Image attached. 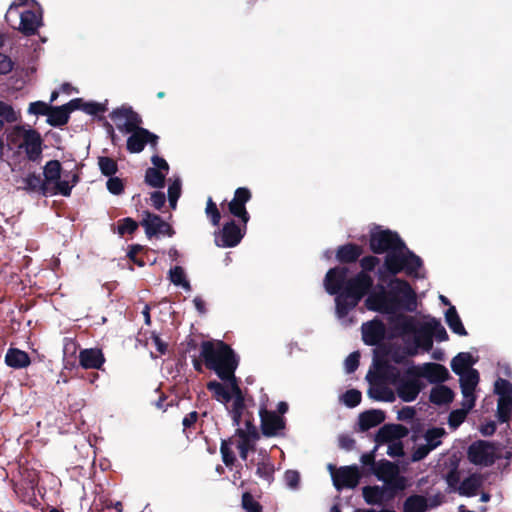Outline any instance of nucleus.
Returning a JSON list of instances; mask_svg holds the SVG:
<instances>
[{
	"label": "nucleus",
	"mask_w": 512,
	"mask_h": 512,
	"mask_svg": "<svg viewBox=\"0 0 512 512\" xmlns=\"http://www.w3.org/2000/svg\"><path fill=\"white\" fill-rule=\"evenodd\" d=\"M428 508L427 499L420 495H413L406 499L403 512H425Z\"/></svg>",
	"instance_id": "nucleus-38"
},
{
	"label": "nucleus",
	"mask_w": 512,
	"mask_h": 512,
	"mask_svg": "<svg viewBox=\"0 0 512 512\" xmlns=\"http://www.w3.org/2000/svg\"><path fill=\"white\" fill-rule=\"evenodd\" d=\"M13 63L11 59L5 55L0 53V74H7L12 70Z\"/></svg>",
	"instance_id": "nucleus-56"
},
{
	"label": "nucleus",
	"mask_w": 512,
	"mask_h": 512,
	"mask_svg": "<svg viewBox=\"0 0 512 512\" xmlns=\"http://www.w3.org/2000/svg\"><path fill=\"white\" fill-rule=\"evenodd\" d=\"M166 173L158 171L157 168H148L145 174V181L152 187L161 188L164 185Z\"/></svg>",
	"instance_id": "nucleus-42"
},
{
	"label": "nucleus",
	"mask_w": 512,
	"mask_h": 512,
	"mask_svg": "<svg viewBox=\"0 0 512 512\" xmlns=\"http://www.w3.org/2000/svg\"><path fill=\"white\" fill-rule=\"evenodd\" d=\"M43 174L42 189L44 194L70 196L73 187L78 182V176L75 173L62 172L61 164L57 160L47 162Z\"/></svg>",
	"instance_id": "nucleus-7"
},
{
	"label": "nucleus",
	"mask_w": 512,
	"mask_h": 512,
	"mask_svg": "<svg viewBox=\"0 0 512 512\" xmlns=\"http://www.w3.org/2000/svg\"><path fill=\"white\" fill-rule=\"evenodd\" d=\"M468 459L478 466H490L496 459L501 457V450L498 446L487 441L479 440L472 443L468 448Z\"/></svg>",
	"instance_id": "nucleus-10"
},
{
	"label": "nucleus",
	"mask_w": 512,
	"mask_h": 512,
	"mask_svg": "<svg viewBox=\"0 0 512 512\" xmlns=\"http://www.w3.org/2000/svg\"><path fill=\"white\" fill-rule=\"evenodd\" d=\"M221 454L226 465H231L234 462V455L231 451H229L225 442H223L221 445Z\"/></svg>",
	"instance_id": "nucleus-59"
},
{
	"label": "nucleus",
	"mask_w": 512,
	"mask_h": 512,
	"mask_svg": "<svg viewBox=\"0 0 512 512\" xmlns=\"http://www.w3.org/2000/svg\"><path fill=\"white\" fill-rule=\"evenodd\" d=\"M230 387H231V399H230V403H228V405H226V407L232 416L234 424L239 426L241 416H242V411L244 408V400L241 395V391L238 387V384L236 382V379L230 381Z\"/></svg>",
	"instance_id": "nucleus-25"
},
{
	"label": "nucleus",
	"mask_w": 512,
	"mask_h": 512,
	"mask_svg": "<svg viewBox=\"0 0 512 512\" xmlns=\"http://www.w3.org/2000/svg\"><path fill=\"white\" fill-rule=\"evenodd\" d=\"M260 417L262 431L267 436H275L284 428L283 419L274 412L261 410Z\"/></svg>",
	"instance_id": "nucleus-27"
},
{
	"label": "nucleus",
	"mask_w": 512,
	"mask_h": 512,
	"mask_svg": "<svg viewBox=\"0 0 512 512\" xmlns=\"http://www.w3.org/2000/svg\"><path fill=\"white\" fill-rule=\"evenodd\" d=\"M391 328L402 337L409 355H416L419 350L429 351L433 337L438 341L448 340V334L436 318L426 317L418 320L412 316L399 314L391 321Z\"/></svg>",
	"instance_id": "nucleus-2"
},
{
	"label": "nucleus",
	"mask_w": 512,
	"mask_h": 512,
	"mask_svg": "<svg viewBox=\"0 0 512 512\" xmlns=\"http://www.w3.org/2000/svg\"><path fill=\"white\" fill-rule=\"evenodd\" d=\"M142 225L148 237L160 235L172 236L174 233L168 223L163 221L159 216L149 212H145Z\"/></svg>",
	"instance_id": "nucleus-20"
},
{
	"label": "nucleus",
	"mask_w": 512,
	"mask_h": 512,
	"mask_svg": "<svg viewBox=\"0 0 512 512\" xmlns=\"http://www.w3.org/2000/svg\"><path fill=\"white\" fill-rule=\"evenodd\" d=\"M365 306L368 310L391 315V322L400 309L416 310V292L406 281L394 278L388 284V291L381 287L380 292L371 293L365 300Z\"/></svg>",
	"instance_id": "nucleus-4"
},
{
	"label": "nucleus",
	"mask_w": 512,
	"mask_h": 512,
	"mask_svg": "<svg viewBox=\"0 0 512 512\" xmlns=\"http://www.w3.org/2000/svg\"><path fill=\"white\" fill-rule=\"evenodd\" d=\"M257 437L256 428L247 421V429L237 430V448L240 453V457L243 460L247 459V454L250 449L253 448L254 442Z\"/></svg>",
	"instance_id": "nucleus-24"
},
{
	"label": "nucleus",
	"mask_w": 512,
	"mask_h": 512,
	"mask_svg": "<svg viewBox=\"0 0 512 512\" xmlns=\"http://www.w3.org/2000/svg\"><path fill=\"white\" fill-rule=\"evenodd\" d=\"M378 263V258L374 256L362 258V272L350 280L346 279L348 270L344 267L332 268L327 272L324 280L326 291L332 295L341 291L335 298V304L337 317L343 324L352 323V319L347 316L372 286L373 279L367 272L372 271Z\"/></svg>",
	"instance_id": "nucleus-1"
},
{
	"label": "nucleus",
	"mask_w": 512,
	"mask_h": 512,
	"mask_svg": "<svg viewBox=\"0 0 512 512\" xmlns=\"http://www.w3.org/2000/svg\"><path fill=\"white\" fill-rule=\"evenodd\" d=\"M83 109L89 114H96L102 110L101 105L97 103L85 104Z\"/></svg>",
	"instance_id": "nucleus-61"
},
{
	"label": "nucleus",
	"mask_w": 512,
	"mask_h": 512,
	"mask_svg": "<svg viewBox=\"0 0 512 512\" xmlns=\"http://www.w3.org/2000/svg\"><path fill=\"white\" fill-rule=\"evenodd\" d=\"M7 365L13 368H22L29 364L28 355L18 349H10L5 357Z\"/></svg>",
	"instance_id": "nucleus-37"
},
{
	"label": "nucleus",
	"mask_w": 512,
	"mask_h": 512,
	"mask_svg": "<svg viewBox=\"0 0 512 512\" xmlns=\"http://www.w3.org/2000/svg\"><path fill=\"white\" fill-rule=\"evenodd\" d=\"M130 134V137L127 139V149L131 153L141 152L146 144L155 146L157 143L158 137L144 128L140 127L130 132Z\"/></svg>",
	"instance_id": "nucleus-19"
},
{
	"label": "nucleus",
	"mask_w": 512,
	"mask_h": 512,
	"mask_svg": "<svg viewBox=\"0 0 512 512\" xmlns=\"http://www.w3.org/2000/svg\"><path fill=\"white\" fill-rule=\"evenodd\" d=\"M445 433L446 432L443 428L437 427L428 429L425 432L423 439L418 440L415 450L412 454V460L419 461L426 457L430 451L434 450L441 444Z\"/></svg>",
	"instance_id": "nucleus-14"
},
{
	"label": "nucleus",
	"mask_w": 512,
	"mask_h": 512,
	"mask_svg": "<svg viewBox=\"0 0 512 512\" xmlns=\"http://www.w3.org/2000/svg\"><path fill=\"white\" fill-rule=\"evenodd\" d=\"M392 383L395 386L397 395L404 402L414 401L423 388L418 375L409 373V367L403 376L394 379Z\"/></svg>",
	"instance_id": "nucleus-12"
},
{
	"label": "nucleus",
	"mask_w": 512,
	"mask_h": 512,
	"mask_svg": "<svg viewBox=\"0 0 512 512\" xmlns=\"http://www.w3.org/2000/svg\"><path fill=\"white\" fill-rule=\"evenodd\" d=\"M482 481L483 480L480 475H471L462 481L458 491L461 495L473 496L481 486Z\"/></svg>",
	"instance_id": "nucleus-36"
},
{
	"label": "nucleus",
	"mask_w": 512,
	"mask_h": 512,
	"mask_svg": "<svg viewBox=\"0 0 512 512\" xmlns=\"http://www.w3.org/2000/svg\"><path fill=\"white\" fill-rule=\"evenodd\" d=\"M151 203L152 205L156 208V209H161L162 206L165 204V201H166V198H165V195L164 193L162 192H153L151 194Z\"/></svg>",
	"instance_id": "nucleus-57"
},
{
	"label": "nucleus",
	"mask_w": 512,
	"mask_h": 512,
	"mask_svg": "<svg viewBox=\"0 0 512 512\" xmlns=\"http://www.w3.org/2000/svg\"><path fill=\"white\" fill-rule=\"evenodd\" d=\"M409 373L423 377L431 383L444 382L448 376V370L437 363H424L422 365H412L409 367Z\"/></svg>",
	"instance_id": "nucleus-17"
},
{
	"label": "nucleus",
	"mask_w": 512,
	"mask_h": 512,
	"mask_svg": "<svg viewBox=\"0 0 512 512\" xmlns=\"http://www.w3.org/2000/svg\"><path fill=\"white\" fill-rule=\"evenodd\" d=\"M111 119L116 124L118 130L123 133H130L140 128L142 122L140 116L129 106H122L115 109L111 113Z\"/></svg>",
	"instance_id": "nucleus-15"
},
{
	"label": "nucleus",
	"mask_w": 512,
	"mask_h": 512,
	"mask_svg": "<svg viewBox=\"0 0 512 512\" xmlns=\"http://www.w3.org/2000/svg\"><path fill=\"white\" fill-rule=\"evenodd\" d=\"M207 388L213 393L214 398L224 405H228L231 399L230 381H226L223 385L217 381H211L207 384Z\"/></svg>",
	"instance_id": "nucleus-31"
},
{
	"label": "nucleus",
	"mask_w": 512,
	"mask_h": 512,
	"mask_svg": "<svg viewBox=\"0 0 512 512\" xmlns=\"http://www.w3.org/2000/svg\"><path fill=\"white\" fill-rule=\"evenodd\" d=\"M474 359L470 353H459L451 361V368L455 374L463 373L471 370L474 364Z\"/></svg>",
	"instance_id": "nucleus-35"
},
{
	"label": "nucleus",
	"mask_w": 512,
	"mask_h": 512,
	"mask_svg": "<svg viewBox=\"0 0 512 512\" xmlns=\"http://www.w3.org/2000/svg\"><path fill=\"white\" fill-rule=\"evenodd\" d=\"M98 165L101 172L106 176L114 174L117 170L115 161L108 157H100L98 160Z\"/></svg>",
	"instance_id": "nucleus-47"
},
{
	"label": "nucleus",
	"mask_w": 512,
	"mask_h": 512,
	"mask_svg": "<svg viewBox=\"0 0 512 512\" xmlns=\"http://www.w3.org/2000/svg\"><path fill=\"white\" fill-rule=\"evenodd\" d=\"M50 108L49 104L42 101H36L29 105L28 112L34 115H48Z\"/></svg>",
	"instance_id": "nucleus-50"
},
{
	"label": "nucleus",
	"mask_w": 512,
	"mask_h": 512,
	"mask_svg": "<svg viewBox=\"0 0 512 512\" xmlns=\"http://www.w3.org/2000/svg\"><path fill=\"white\" fill-rule=\"evenodd\" d=\"M391 491L386 486H372L363 488V496L368 504H381L387 498H391Z\"/></svg>",
	"instance_id": "nucleus-29"
},
{
	"label": "nucleus",
	"mask_w": 512,
	"mask_h": 512,
	"mask_svg": "<svg viewBox=\"0 0 512 512\" xmlns=\"http://www.w3.org/2000/svg\"><path fill=\"white\" fill-rule=\"evenodd\" d=\"M454 398L453 391L444 385H437L431 389L430 400L434 404L442 405L452 402Z\"/></svg>",
	"instance_id": "nucleus-34"
},
{
	"label": "nucleus",
	"mask_w": 512,
	"mask_h": 512,
	"mask_svg": "<svg viewBox=\"0 0 512 512\" xmlns=\"http://www.w3.org/2000/svg\"><path fill=\"white\" fill-rule=\"evenodd\" d=\"M359 364V354L354 352L350 354L345 360V370L348 373H352L356 370Z\"/></svg>",
	"instance_id": "nucleus-52"
},
{
	"label": "nucleus",
	"mask_w": 512,
	"mask_h": 512,
	"mask_svg": "<svg viewBox=\"0 0 512 512\" xmlns=\"http://www.w3.org/2000/svg\"><path fill=\"white\" fill-rule=\"evenodd\" d=\"M5 20L23 35H34L43 25V8L36 0H13Z\"/></svg>",
	"instance_id": "nucleus-5"
},
{
	"label": "nucleus",
	"mask_w": 512,
	"mask_h": 512,
	"mask_svg": "<svg viewBox=\"0 0 512 512\" xmlns=\"http://www.w3.org/2000/svg\"><path fill=\"white\" fill-rule=\"evenodd\" d=\"M206 213L211 217V221L214 225H218L220 221V214L217 210L215 203L211 199L208 200L206 206Z\"/></svg>",
	"instance_id": "nucleus-53"
},
{
	"label": "nucleus",
	"mask_w": 512,
	"mask_h": 512,
	"mask_svg": "<svg viewBox=\"0 0 512 512\" xmlns=\"http://www.w3.org/2000/svg\"><path fill=\"white\" fill-rule=\"evenodd\" d=\"M7 145L11 148L24 149L30 160H37L42 152V140L35 130L24 126H13L7 131Z\"/></svg>",
	"instance_id": "nucleus-8"
},
{
	"label": "nucleus",
	"mask_w": 512,
	"mask_h": 512,
	"mask_svg": "<svg viewBox=\"0 0 512 512\" xmlns=\"http://www.w3.org/2000/svg\"><path fill=\"white\" fill-rule=\"evenodd\" d=\"M445 316V322L450 328V330L459 335V336H466L467 331L462 323V320L455 308V306H450L447 311L444 314Z\"/></svg>",
	"instance_id": "nucleus-30"
},
{
	"label": "nucleus",
	"mask_w": 512,
	"mask_h": 512,
	"mask_svg": "<svg viewBox=\"0 0 512 512\" xmlns=\"http://www.w3.org/2000/svg\"><path fill=\"white\" fill-rule=\"evenodd\" d=\"M138 227V224L131 218L121 220L118 225V233L120 235L133 233Z\"/></svg>",
	"instance_id": "nucleus-49"
},
{
	"label": "nucleus",
	"mask_w": 512,
	"mask_h": 512,
	"mask_svg": "<svg viewBox=\"0 0 512 512\" xmlns=\"http://www.w3.org/2000/svg\"><path fill=\"white\" fill-rule=\"evenodd\" d=\"M494 392L498 395L497 417L500 422H508L512 415V384L502 378L496 380Z\"/></svg>",
	"instance_id": "nucleus-13"
},
{
	"label": "nucleus",
	"mask_w": 512,
	"mask_h": 512,
	"mask_svg": "<svg viewBox=\"0 0 512 512\" xmlns=\"http://www.w3.org/2000/svg\"><path fill=\"white\" fill-rule=\"evenodd\" d=\"M342 402L348 407H355L361 401V393L358 390H348L341 396Z\"/></svg>",
	"instance_id": "nucleus-46"
},
{
	"label": "nucleus",
	"mask_w": 512,
	"mask_h": 512,
	"mask_svg": "<svg viewBox=\"0 0 512 512\" xmlns=\"http://www.w3.org/2000/svg\"><path fill=\"white\" fill-rule=\"evenodd\" d=\"M457 375L460 377L461 392L463 399H465V405L467 407H474L476 400L474 390L479 382L477 370L471 369Z\"/></svg>",
	"instance_id": "nucleus-18"
},
{
	"label": "nucleus",
	"mask_w": 512,
	"mask_h": 512,
	"mask_svg": "<svg viewBox=\"0 0 512 512\" xmlns=\"http://www.w3.org/2000/svg\"><path fill=\"white\" fill-rule=\"evenodd\" d=\"M79 108H81L80 99L71 100L68 104L60 107L50 108L47 121L53 126L63 125L68 121L69 113Z\"/></svg>",
	"instance_id": "nucleus-23"
},
{
	"label": "nucleus",
	"mask_w": 512,
	"mask_h": 512,
	"mask_svg": "<svg viewBox=\"0 0 512 512\" xmlns=\"http://www.w3.org/2000/svg\"><path fill=\"white\" fill-rule=\"evenodd\" d=\"M408 434V430L400 424H387L379 429L375 436L376 448L386 445V453L391 457L403 454L402 439Z\"/></svg>",
	"instance_id": "nucleus-9"
},
{
	"label": "nucleus",
	"mask_w": 512,
	"mask_h": 512,
	"mask_svg": "<svg viewBox=\"0 0 512 512\" xmlns=\"http://www.w3.org/2000/svg\"><path fill=\"white\" fill-rule=\"evenodd\" d=\"M251 193L247 188L241 187L235 191L234 198L229 203L230 212L240 218L244 225L249 221V215L246 211L245 204L250 200Z\"/></svg>",
	"instance_id": "nucleus-21"
},
{
	"label": "nucleus",
	"mask_w": 512,
	"mask_h": 512,
	"mask_svg": "<svg viewBox=\"0 0 512 512\" xmlns=\"http://www.w3.org/2000/svg\"><path fill=\"white\" fill-rule=\"evenodd\" d=\"M385 335V326L379 320H372L362 325V336L366 344L376 345Z\"/></svg>",
	"instance_id": "nucleus-26"
},
{
	"label": "nucleus",
	"mask_w": 512,
	"mask_h": 512,
	"mask_svg": "<svg viewBox=\"0 0 512 512\" xmlns=\"http://www.w3.org/2000/svg\"><path fill=\"white\" fill-rule=\"evenodd\" d=\"M152 344L155 346L160 354H164L166 351V344L157 335H153L151 338Z\"/></svg>",
	"instance_id": "nucleus-60"
},
{
	"label": "nucleus",
	"mask_w": 512,
	"mask_h": 512,
	"mask_svg": "<svg viewBox=\"0 0 512 512\" xmlns=\"http://www.w3.org/2000/svg\"><path fill=\"white\" fill-rule=\"evenodd\" d=\"M473 407H467L465 405V399L462 401V408L453 410L448 418V424L452 429L458 428L465 420L468 412Z\"/></svg>",
	"instance_id": "nucleus-41"
},
{
	"label": "nucleus",
	"mask_w": 512,
	"mask_h": 512,
	"mask_svg": "<svg viewBox=\"0 0 512 512\" xmlns=\"http://www.w3.org/2000/svg\"><path fill=\"white\" fill-rule=\"evenodd\" d=\"M362 253V249L357 245H344L341 246L337 251V259L341 262H353Z\"/></svg>",
	"instance_id": "nucleus-39"
},
{
	"label": "nucleus",
	"mask_w": 512,
	"mask_h": 512,
	"mask_svg": "<svg viewBox=\"0 0 512 512\" xmlns=\"http://www.w3.org/2000/svg\"><path fill=\"white\" fill-rule=\"evenodd\" d=\"M373 472L389 488L390 496H393L396 490H403L406 487V480L399 475L398 467L389 461L378 463L374 466Z\"/></svg>",
	"instance_id": "nucleus-11"
},
{
	"label": "nucleus",
	"mask_w": 512,
	"mask_h": 512,
	"mask_svg": "<svg viewBox=\"0 0 512 512\" xmlns=\"http://www.w3.org/2000/svg\"><path fill=\"white\" fill-rule=\"evenodd\" d=\"M193 303L199 313L205 312V303L200 297H195Z\"/></svg>",
	"instance_id": "nucleus-64"
},
{
	"label": "nucleus",
	"mask_w": 512,
	"mask_h": 512,
	"mask_svg": "<svg viewBox=\"0 0 512 512\" xmlns=\"http://www.w3.org/2000/svg\"><path fill=\"white\" fill-rule=\"evenodd\" d=\"M169 279L175 285L182 287L186 291L191 290L190 282L187 280L184 269L180 266H175L169 270Z\"/></svg>",
	"instance_id": "nucleus-40"
},
{
	"label": "nucleus",
	"mask_w": 512,
	"mask_h": 512,
	"mask_svg": "<svg viewBox=\"0 0 512 512\" xmlns=\"http://www.w3.org/2000/svg\"><path fill=\"white\" fill-rule=\"evenodd\" d=\"M368 394L371 398L378 401L393 402L396 399L395 392L391 388L379 383L372 384Z\"/></svg>",
	"instance_id": "nucleus-33"
},
{
	"label": "nucleus",
	"mask_w": 512,
	"mask_h": 512,
	"mask_svg": "<svg viewBox=\"0 0 512 512\" xmlns=\"http://www.w3.org/2000/svg\"><path fill=\"white\" fill-rule=\"evenodd\" d=\"M256 473L261 479L270 483L273 478L274 466L268 458H263L262 461L257 464Z\"/></svg>",
	"instance_id": "nucleus-43"
},
{
	"label": "nucleus",
	"mask_w": 512,
	"mask_h": 512,
	"mask_svg": "<svg viewBox=\"0 0 512 512\" xmlns=\"http://www.w3.org/2000/svg\"><path fill=\"white\" fill-rule=\"evenodd\" d=\"M384 419L385 415L381 410H369L360 415L359 425L365 431L379 425Z\"/></svg>",
	"instance_id": "nucleus-32"
},
{
	"label": "nucleus",
	"mask_w": 512,
	"mask_h": 512,
	"mask_svg": "<svg viewBox=\"0 0 512 512\" xmlns=\"http://www.w3.org/2000/svg\"><path fill=\"white\" fill-rule=\"evenodd\" d=\"M23 183H24V185H23L24 189L35 190V189L39 188L40 186L42 187L40 178L34 174H30L27 177H25L23 179Z\"/></svg>",
	"instance_id": "nucleus-51"
},
{
	"label": "nucleus",
	"mask_w": 512,
	"mask_h": 512,
	"mask_svg": "<svg viewBox=\"0 0 512 512\" xmlns=\"http://www.w3.org/2000/svg\"><path fill=\"white\" fill-rule=\"evenodd\" d=\"M19 112L14 110L11 105L6 102L0 101V118L7 123L16 122L19 119Z\"/></svg>",
	"instance_id": "nucleus-44"
},
{
	"label": "nucleus",
	"mask_w": 512,
	"mask_h": 512,
	"mask_svg": "<svg viewBox=\"0 0 512 512\" xmlns=\"http://www.w3.org/2000/svg\"><path fill=\"white\" fill-rule=\"evenodd\" d=\"M496 430V425L495 423L493 422H490L484 426H482L481 428V433L483 435H486V436H489V435H492Z\"/></svg>",
	"instance_id": "nucleus-62"
},
{
	"label": "nucleus",
	"mask_w": 512,
	"mask_h": 512,
	"mask_svg": "<svg viewBox=\"0 0 512 512\" xmlns=\"http://www.w3.org/2000/svg\"><path fill=\"white\" fill-rule=\"evenodd\" d=\"M181 194V181L179 178H176L172 181L168 188V198L169 204L172 209L176 208L177 200Z\"/></svg>",
	"instance_id": "nucleus-45"
},
{
	"label": "nucleus",
	"mask_w": 512,
	"mask_h": 512,
	"mask_svg": "<svg viewBox=\"0 0 512 512\" xmlns=\"http://www.w3.org/2000/svg\"><path fill=\"white\" fill-rule=\"evenodd\" d=\"M152 163H153L152 168H157L158 171L164 172L166 174L168 173L169 165L165 159H163L159 156H153Z\"/></svg>",
	"instance_id": "nucleus-58"
},
{
	"label": "nucleus",
	"mask_w": 512,
	"mask_h": 512,
	"mask_svg": "<svg viewBox=\"0 0 512 512\" xmlns=\"http://www.w3.org/2000/svg\"><path fill=\"white\" fill-rule=\"evenodd\" d=\"M107 188L112 194L118 195L123 190L122 181L117 177L110 178L107 181Z\"/></svg>",
	"instance_id": "nucleus-54"
},
{
	"label": "nucleus",
	"mask_w": 512,
	"mask_h": 512,
	"mask_svg": "<svg viewBox=\"0 0 512 512\" xmlns=\"http://www.w3.org/2000/svg\"><path fill=\"white\" fill-rule=\"evenodd\" d=\"M370 247L375 253H387L384 267L389 273L396 275L405 271L408 275H419L420 258L406 248L396 233L375 228L371 232Z\"/></svg>",
	"instance_id": "nucleus-3"
},
{
	"label": "nucleus",
	"mask_w": 512,
	"mask_h": 512,
	"mask_svg": "<svg viewBox=\"0 0 512 512\" xmlns=\"http://www.w3.org/2000/svg\"><path fill=\"white\" fill-rule=\"evenodd\" d=\"M201 357L206 366L224 381L235 378L238 359L233 350L222 341H206L201 345Z\"/></svg>",
	"instance_id": "nucleus-6"
},
{
	"label": "nucleus",
	"mask_w": 512,
	"mask_h": 512,
	"mask_svg": "<svg viewBox=\"0 0 512 512\" xmlns=\"http://www.w3.org/2000/svg\"><path fill=\"white\" fill-rule=\"evenodd\" d=\"M242 506L246 512H261L262 508L249 493H244L242 496Z\"/></svg>",
	"instance_id": "nucleus-48"
},
{
	"label": "nucleus",
	"mask_w": 512,
	"mask_h": 512,
	"mask_svg": "<svg viewBox=\"0 0 512 512\" xmlns=\"http://www.w3.org/2000/svg\"><path fill=\"white\" fill-rule=\"evenodd\" d=\"M284 479H285L286 485L289 488L294 489L298 486L299 474L297 471L289 470L285 473Z\"/></svg>",
	"instance_id": "nucleus-55"
},
{
	"label": "nucleus",
	"mask_w": 512,
	"mask_h": 512,
	"mask_svg": "<svg viewBox=\"0 0 512 512\" xmlns=\"http://www.w3.org/2000/svg\"><path fill=\"white\" fill-rule=\"evenodd\" d=\"M197 419V413L192 412L183 419V426L190 427Z\"/></svg>",
	"instance_id": "nucleus-63"
},
{
	"label": "nucleus",
	"mask_w": 512,
	"mask_h": 512,
	"mask_svg": "<svg viewBox=\"0 0 512 512\" xmlns=\"http://www.w3.org/2000/svg\"><path fill=\"white\" fill-rule=\"evenodd\" d=\"M79 361L85 369H99L104 363V358L100 350L85 349L80 352Z\"/></svg>",
	"instance_id": "nucleus-28"
},
{
	"label": "nucleus",
	"mask_w": 512,
	"mask_h": 512,
	"mask_svg": "<svg viewBox=\"0 0 512 512\" xmlns=\"http://www.w3.org/2000/svg\"><path fill=\"white\" fill-rule=\"evenodd\" d=\"M243 235L242 230L234 222H229L216 236L215 241L219 247H234L241 241Z\"/></svg>",
	"instance_id": "nucleus-22"
},
{
	"label": "nucleus",
	"mask_w": 512,
	"mask_h": 512,
	"mask_svg": "<svg viewBox=\"0 0 512 512\" xmlns=\"http://www.w3.org/2000/svg\"><path fill=\"white\" fill-rule=\"evenodd\" d=\"M328 470L330 471L333 484L337 490L344 487L353 488L359 482L360 474L356 466L342 467L335 471L334 466L329 464Z\"/></svg>",
	"instance_id": "nucleus-16"
}]
</instances>
